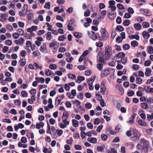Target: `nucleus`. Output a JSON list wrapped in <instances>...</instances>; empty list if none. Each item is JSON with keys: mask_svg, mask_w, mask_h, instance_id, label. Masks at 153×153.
Returning a JSON list of instances; mask_svg holds the SVG:
<instances>
[{"mask_svg": "<svg viewBox=\"0 0 153 153\" xmlns=\"http://www.w3.org/2000/svg\"><path fill=\"white\" fill-rule=\"evenodd\" d=\"M105 52L106 58H108L110 57L112 54L111 47L109 45L107 46L105 48Z\"/></svg>", "mask_w": 153, "mask_h": 153, "instance_id": "obj_1", "label": "nucleus"}, {"mask_svg": "<svg viewBox=\"0 0 153 153\" xmlns=\"http://www.w3.org/2000/svg\"><path fill=\"white\" fill-rule=\"evenodd\" d=\"M101 33L102 35V40H106L108 38V32L104 29H101Z\"/></svg>", "mask_w": 153, "mask_h": 153, "instance_id": "obj_2", "label": "nucleus"}, {"mask_svg": "<svg viewBox=\"0 0 153 153\" xmlns=\"http://www.w3.org/2000/svg\"><path fill=\"white\" fill-rule=\"evenodd\" d=\"M132 132H133V136L131 137L132 140H134L133 139L134 138H136V140H138L140 136V134L136 130L132 129Z\"/></svg>", "mask_w": 153, "mask_h": 153, "instance_id": "obj_3", "label": "nucleus"}, {"mask_svg": "<svg viewBox=\"0 0 153 153\" xmlns=\"http://www.w3.org/2000/svg\"><path fill=\"white\" fill-rule=\"evenodd\" d=\"M59 45L58 43L56 41H53L50 43L49 47L55 50L57 49Z\"/></svg>", "mask_w": 153, "mask_h": 153, "instance_id": "obj_4", "label": "nucleus"}, {"mask_svg": "<svg viewBox=\"0 0 153 153\" xmlns=\"http://www.w3.org/2000/svg\"><path fill=\"white\" fill-rule=\"evenodd\" d=\"M25 40L22 37H20L18 40H16L14 41V42L18 45H21L24 43Z\"/></svg>", "mask_w": 153, "mask_h": 153, "instance_id": "obj_5", "label": "nucleus"}, {"mask_svg": "<svg viewBox=\"0 0 153 153\" xmlns=\"http://www.w3.org/2000/svg\"><path fill=\"white\" fill-rule=\"evenodd\" d=\"M140 11L143 15L147 16H150L151 15L150 12L146 9H142L140 10Z\"/></svg>", "mask_w": 153, "mask_h": 153, "instance_id": "obj_6", "label": "nucleus"}, {"mask_svg": "<svg viewBox=\"0 0 153 153\" xmlns=\"http://www.w3.org/2000/svg\"><path fill=\"white\" fill-rule=\"evenodd\" d=\"M7 17V15L5 14H0V21L1 22L4 21Z\"/></svg>", "mask_w": 153, "mask_h": 153, "instance_id": "obj_7", "label": "nucleus"}, {"mask_svg": "<svg viewBox=\"0 0 153 153\" xmlns=\"http://www.w3.org/2000/svg\"><path fill=\"white\" fill-rule=\"evenodd\" d=\"M40 51L43 53H47V51L46 49V46L45 44H43L41 46L40 49Z\"/></svg>", "mask_w": 153, "mask_h": 153, "instance_id": "obj_8", "label": "nucleus"}, {"mask_svg": "<svg viewBox=\"0 0 153 153\" xmlns=\"http://www.w3.org/2000/svg\"><path fill=\"white\" fill-rule=\"evenodd\" d=\"M141 145L142 146V149L146 152H147L149 146V143L147 142Z\"/></svg>", "mask_w": 153, "mask_h": 153, "instance_id": "obj_9", "label": "nucleus"}, {"mask_svg": "<svg viewBox=\"0 0 153 153\" xmlns=\"http://www.w3.org/2000/svg\"><path fill=\"white\" fill-rule=\"evenodd\" d=\"M151 72L152 70L150 68H147L146 69L145 75L146 76H149L151 75Z\"/></svg>", "mask_w": 153, "mask_h": 153, "instance_id": "obj_10", "label": "nucleus"}, {"mask_svg": "<svg viewBox=\"0 0 153 153\" xmlns=\"http://www.w3.org/2000/svg\"><path fill=\"white\" fill-rule=\"evenodd\" d=\"M108 71L107 70H105L104 71L101 72V76L102 77H104L107 76L108 74Z\"/></svg>", "mask_w": 153, "mask_h": 153, "instance_id": "obj_11", "label": "nucleus"}, {"mask_svg": "<svg viewBox=\"0 0 153 153\" xmlns=\"http://www.w3.org/2000/svg\"><path fill=\"white\" fill-rule=\"evenodd\" d=\"M138 124L142 126H145L146 125V123L144 120L140 119L138 121Z\"/></svg>", "mask_w": 153, "mask_h": 153, "instance_id": "obj_12", "label": "nucleus"}, {"mask_svg": "<svg viewBox=\"0 0 153 153\" xmlns=\"http://www.w3.org/2000/svg\"><path fill=\"white\" fill-rule=\"evenodd\" d=\"M84 80V77L81 76H79L78 77L77 79L76 80V82L78 83H80L81 82V81Z\"/></svg>", "mask_w": 153, "mask_h": 153, "instance_id": "obj_13", "label": "nucleus"}, {"mask_svg": "<svg viewBox=\"0 0 153 153\" xmlns=\"http://www.w3.org/2000/svg\"><path fill=\"white\" fill-rule=\"evenodd\" d=\"M73 35L75 37L77 38H81L82 36V33L77 32H74Z\"/></svg>", "mask_w": 153, "mask_h": 153, "instance_id": "obj_14", "label": "nucleus"}, {"mask_svg": "<svg viewBox=\"0 0 153 153\" xmlns=\"http://www.w3.org/2000/svg\"><path fill=\"white\" fill-rule=\"evenodd\" d=\"M142 35L143 37L146 39H148L150 36V34L149 33L145 32L144 31L143 32Z\"/></svg>", "mask_w": 153, "mask_h": 153, "instance_id": "obj_15", "label": "nucleus"}, {"mask_svg": "<svg viewBox=\"0 0 153 153\" xmlns=\"http://www.w3.org/2000/svg\"><path fill=\"white\" fill-rule=\"evenodd\" d=\"M46 39L48 41L51 40L52 38L51 33L50 32H48L46 34Z\"/></svg>", "mask_w": 153, "mask_h": 153, "instance_id": "obj_16", "label": "nucleus"}, {"mask_svg": "<svg viewBox=\"0 0 153 153\" xmlns=\"http://www.w3.org/2000/svg\"><path fill=\"white\" fill-rule=\"evenodd\" d=\"M136 82L138 84H140L142 82V79L139 76H137L136 77Z\"/></svg>", "mask_w": 153, "mask_h": 153, "instance_id": "obj_17", "label": "nucleus"}, {"mask_svg": "<svg viewBox=\"0 0 153 153\" xmlns=\"http://www.w3.org/2000/svg\"><path fill=\"white\" fill-rule=\"evenodd\" d=\"M72 123L74 127H78L79 122L77 120L75 119H73L72 120Z\"/></svg>", "mask_w": 153, "mask_h": 153, "instance_id": "obj_18", "label": "nucleus"}, {"mask_svg": "<svg viewBox=\"0 0 153 153\" xmlns=\"http://www.w3.org/2000/svg\"><path fill=\"white\" fill-rule=\"evenodd\" d=\"M129 37L130 39L133 38L137 40H138L139 39V36L137 35H131L129 36Z\"/></svg>", "mask_w": 153, "mask_h": 153, "instance_id": "obj_19", "label": "nucleus"}, {"mask_svg": "<svg viewBox=\"0 0 153 153\" xmlns=\"http://www.w3.org/2000/svg\"><path fill=\"white\" fill-rule=\"evenodd\" d=\"M89 139L88 138V141L90 143H96L97 142V139L96 138L94 137H92L89 140Z\"/></svg>", "mask_w": 153, "mask_h": 153, "instance_id": "obj_20", "label": "nucleus"}, {"mask_svg": "<svg viewBox=\"0 0 153 153\" xmlns=\"http://www.w3.org/2000/svg\"><path fill=\"white\" fill-rule=\"evenodd\" d=\"M151 88L149 86H145L143 88V90H144L146 93H150Z\"/></svg>", "mask_w": 153, "mask_h": 153, "instance_id": "obj_21", "label": "nucleus"}, {"mask_svg": "<svg viewBox=\"0 0 153 153\" xmlns=\"http://www.w3.org/2000/svg\"><path fill=\"white\" fill-rule=\"evenodd\" d=\"M17 31L19 33V35L23 36L24 34V32L23 30L21 28H19L17 30Z\"/></svg>", "mask_w": 153, "mask_h": 153, "instance_id": "obj_22", "label": "nucleus"}, {"mask_svg": "<svg viewBox=\"0 0 153 153\" xmlns=\"http://www.w3.org/2000/svg\"><path fill=\"white\" fill-rule=\"evenodd\" d=\"M141 107L143 109H147L148 107V105L146 103L144 102L141 104Z\"/></svg>", "mask_w": 153, "mask_h": 153, "instance_id": "obj_23", "label": "nucleus"}, {"mask_svg": "<svg viewBox=\"0 0 153 153\" xmlns=\"http://www.w3.org/2000/svg\"><path fill=\"white\" fill-rule=\"evenodd\" d=\"M65 97V96L64 95H62L60 96H58L57 97L56 99L55 100V101H56V100H57V101L59 103L62 100L60 99H63Z\"/></svg>", "mask_w": 153, "mask_h": 153, "instance_id": "obj_24", "label": "nucleus"}, {"mask_svg": "<svg viewBox=\"0 0 153 153\" xmlns=\"http://www.w3.org/2000/svg\"><path fill=\"white\" fill-rule=\"evenodd\" d=\"M101 136L102 140L104 141H106L108 137L107 135L105 134H102Z\"/></svg>", "mask_w": 153, "mask_h": 153, "instance_id": "obj_25", "label": "nucleus"}, {"mask_svg": "<svg viewBox=\"0 0 153 153\" xmlns=\"http://www.w3.org/2000/svg\"><path fill=\"white\" fill-rule=\"evenodd\" d=\"M117 89L120 91V93H119L120 94H123L124 92V90L122 87V86H119L117 87Z\"/></svg>", "mask_w": 153, "mask_h": 153, "instance_id": "obj_26", "label": "nucleus"}, {"mask_svg": "<svg viewBox=\"0 0 153 153\" xmlns=\"http://www.w3.org/2000/svg\"><path fill=\"white\" fill-rule=\"evenodd\" d=\"M68 76L69 78H71L73 79H75L76 77V76L75 75L71 74H68Z\"/></svg>", "mask_w": 153, "mask_h": 153, "instance_id": "obj_27", "label": "nucleus"}, {"mask_svg": "<svg viewBox=\"0 0 153 153\" xmlns=\"http://www.w3.org/2000/svg\"><path fill=\"white\" fill-rule=\"evenodd\" d=\"M124 30L123 27L121 25H118L117 26L116 28V30H118L120 31H122Z\"/></svg>", "mask_w": 153, "mask_h": 153, "instance_id": "obj_28", "label": "nucleus"}, {"mask_svg": "<svg viewBox=\"0 0 153 153\" xmlns=\"http://www.w3.org/2000/svg\"><path fill=\"white\" fill-rule=\"evenodd\" d=\"M123 25L125 26H128L130 24V20L128 19H126L123 22Z\"/></svg>", "mask_w": 153, "mask_h": 153, "instance_id": "obj_29", "label": "nucleus"}, {"mask_svg": "<svg viewBox=\"0 0 153 153\" xmlns=\"http://www.w3.org/2000/svg\"><path fill=\"white\" fill-rule=\"evenodd\" d=\"M132 130L130 129V130L127 131L126 132V134L128 137H130L131 134H133V132L132 131Z\"/></svg>", "mask_w": 153, "mask_h": 153, "instance_id": "obj_30", "label": "nucleus"}, {"mask_svg": "<svg viewBox=\"0 0 153 153\" xmlns=\"http://www.w3.org/2000/svg\"><path fill=\"white\" fill-rule=\"evenodd\" d=\"M12 36L14 39H17L19 37V35L18 33H14L13 34Z\"/></svg>", "mask_w": 153, "mask_h": 153, "instance_id": "obj_31", "label": "nucleus"}, {"mask_svg": "<svg viewBox=\"0 0 153 153\" xmlns=\"http://www.w3.org/2000/svg\"><path fill=\"white\" fill-rule=\"evenodd\" d=\"M131 44L132 46L135 47L138 45V43L136 41H133L131 42Z\"/></svg>", "mask_w": 153, "mask_h": 153, "instance_id": "obj_32", "label": "nucleus"}, {"mask_svg": "<svg viewBox=\"0 0 153 153\" xmlns=\"http://www.w3.org/2000/svg\"><path fill=\"white\" fill-rule=\"evenodd\" d=\"M125 145L130 148H132L133 147V143L131 142L127 143Z\"/></svg>", "mask_w": 153, "mask_h": 153, "instance_id": "obj_33", "label": "nucleus"}, {"mask_svg": "<svg viewBox=\"0 0 153 153\" xmlns=\"http://www.w3.org/2000/svg\"><path fill=\"white\" fill-rule=\"evenodd\" d=\"M117 56L120 58H123L125 56V54L123 52H119L117 55Z\"/></svg>", "mask_w": 153, "mask_h": 153, "instance_id": "obj_34", "label": "nucleus"}, {"mask_svg": "<svg viewBox=\"0 0 153 153\" xmlns=\"http://www.w3.org/2000/svg\"><path fill=\"white\" fill-rule=\"evenodd\" d=\"M130 45L128 44H125L123 45V48L124 50H127L129 48Z\"/></svg>", "mask_w": 153, "mask_h": 153, "instance_id": "obj_35", "label": "nucleus"}, {"mask_svg": "<svg viewBox=\"0 0 153 153\" xmlns=\"http://www.w3.org/2000/svg\"><path fill=\"white\" fill-rule=\"evenodd\" d=\"M28 9V6L27 4H25L23 5L22 8V11L24 12L25 11L27 12Z\"/></svg>", "mask_w": 153, "mask_h": 153, "instance_id": "obj_36", "label": "nucleus"}, {"mask_svg": "<svg viewBox=\"0 0 153 153\" xmlns=\"http://www.w3.org/2000/svg\"><path fill=\"white\" fill-rule=\"evenodd\" d=\"M134 26L136 29L139 30L141 27V25L139 23L136 24L134 25Z\"/></svg>", "mask_w": 153, "mask_h": 153, "instance_id": "obj_37", "label": "nucleus"}, {"mask_svg": "<svg viewBox=\"0 0 153 153\" xmlns=\"http://www.w3.org/2000/svg\"><path fill=\"white\" fill-rule=\"evenodd\" d=\"M21 94L23 97H27V94L25 91H23L21 92Z\"/></svg>", "mask_w": 153, "mask_h": 153, "instance_id": "obj_38", "label": "nucleus"}, {"mask_svg": "<svg viewBox=\"0 0 153 153\" xmlns=\"http://www.w3.org/2000/svg\"><path fill=\"white\" fill-rule=\"evenodd\" d=\"M49 68L51 70H53L57 68L56 65L54 64L50 65L49 66Z\"/></svg>", "mask_w": 153, "mask_h": 153, "instance_id": "obj_39", "label": "nucleus"}, {"mask_svg": "<svg viewBox=\"0 0 153 153\" xmlns=\"http://www.w3.org/2000/svg\"><path fill=\"white\" fill-rule=\"evenodd\" d=\"M142 25L144 28H146L149 26V24L147 22H145L143 23Z\"/></svg>", "mask_w": 153, "mask_h": 153, "instance_id": "obj_40", "label": "nucleus"}, {"mask_svg": "<svg viewBox=\"0 0 153 153\" xmlns=\"http://www.w3.org/2000/svg\"><path fill=\"white\" fill-rule=\"evenodd\" d=\"M52 73L51 71L49 69H47L46 71L45 74L47 76H49L51 75Z\"/></svg>", "mask_w": 153, "mask_h": 153, "instance_id": "obj_41", "label": "nucleus"}, {"mask_svg": "<svg viewBox=\"0 0 153 153\" xmlns=\"http://www.w3.org/2000/svg\"><path fill=\"white\" fill-rule=\"evenodd\" d=\"M114 14H110L109 13L108 17L111 20H114L115 19V16H114Z\"/></svg>", "mask_w": 153, "mask_h": 153, "instance_id": "obj_42", "label": "nucleus"}, {"mask_svg": "<svg viewBox=\"0 0 153 153\" xmlns=\"http://www.w3.org/2000/svg\"><path fill=\"white\" fill-rule=\"evenodd\" d=\"M66 38V37H65V35H64L63 36L61 35L59 36L58 37V40L60 41H63L64 39Z\"/></svg>", "mask_w": 153, "mask_h": 153, "instance_id": "obj_43", "label": "nucleus"}, {"mask_svg": "<svg viewBox=\"0 0 153 153\" xmlns=\"http://www.w3.org/2000/svg\"><path fill=\"white\" fill-rule=\"evenodd\" d=\"M5 44L8 46H10L12 43V41L9 39L6 40L5 41Z\"/></svg>", "mask_w": 153, "mask_h": 153, "instance_id": "obj_44", "label": "nucleus"}, {"mask_svg": "<svg viewBox=\"0 0 153 153\" xmlns=\"http://www.w3.org/2000/svg\"><path fill=\"white\" fill-rule=\"evenodd\" d=\"M36 90L35 89H32L30 91V93L31 95H35Z\"/></svg>", "mask_w": 153, "mask_h": 153, "instance_id": "obj_45", "label": "nucleus"}, {"mask_svg": "<svg viewBox=\"0 0 153 153\" xmlns=\"http://www.w3.org/2000/svg\"><path fill=\"white\" fill-rule=\"evenodd\" d=\"M85 106L86 108L90 109L91 108L92 106L91 103L88 102L85 104Z\"/></svg>", "mask_w": 153, "mask_h": 153, "instance_id": "obj_46", "label": "nucleus"}, {"mask_svg": "<svg viewBox=\"0 0 153 153\" xmlns=\"http://www.w3.org/2000/svg\"><path fill=\"white\" fill-rule=\"evenodd\" d=\"M97 67L99 70L101 71L102 69L103 65L102 64H98L97 65Z\"/></svg>", "mask_w": 153, "mask_h": 153, "instance_id": "obj_47", "label": "nucleus"}, {"mask_svg": "<svg viewBox=\"0 0 153 153\" xmlns=\"http://www.w3.org/2000/svg\"><path fill=\"white\" fill-rule=\"evenodd\" d=\"M117 7L119 9L123 10L124 9L123 5L121 4H118L117 5Z\"/></svg>", "mask_w": 153, "mask_h": 153, "instance_id": "obj_48", "label": "nucleus"}, {"mask_svg": "<svg viewBox=\"0 0 153 153\" xmlns=\"http://www.w3.org/2000/svg\"><path fill=\"white\" fill-rule=\"evenodd\" d=\"M6 28V29L8 30L9 31H11L13 29L12 26L10 25H7Z\"/></svg>", "mask_w": 153, "mask_h": 153, "instance_id": "obj_49", "label": "nucleus"}, {"mask_svg": "<svg viewBox=\"0 0 153 153\" xmlns=\"http://www.w3.org/2000/svg\"><path fill=\"white\" fill-rule=\"evenodd\" d=\"M96 45L98 47L100 48L102 46L103 44L102 42H97L96 43Z\"/></svg>", "mask_w": 153, "mask_h": 153, "instance_id": "obj_50", "label": "nucleus"}, {"mask_svg": "<svg viewBox=\"0 0 153 153\" xmlns=\"http://www.w3.org/2000/svg\"><path fill=\"white\" fill-rule=\"evenodd\" d=\"M21 141L22 143H25L27 142V138L25 137H22L21 138Z\"/></svg>", "mask_w": 153, "mask_h": 153, "instance_id": "obj_51", "label": "nucleus"}, {"mask_svg": "<svg viewBox=\"0 0 153 153\" xmlns=\"http://www.w3.org/2000/svg\"><path fill=\"white\" fill-rule=\"evenodd\" d=\"M105 88H106L104 85H103L102 87L101 88V92L102 94H103L105 93Z\"/></svg>", "mask_w": 153, "mask_h": 153, "instance_id": "obj_52", "label": "nucleus"}, {"mask_svg": "<svg viewBox=\"0 0 153 153\" xmlns=\"http://www.w3.org/2000/svg\"><path fill=\"white\" fill-rule=\"evenodd\" d=\"M46 25L48 27V28H47V30L48 31H51L52 30L51 27H52V26L48 22H46Z\"/></svg>", "mask_w": 153, "mask_h": 153, "instance_id": "obj_53", "label": "nucleus"}, {"mask_svg": "<svg viewBox=\"0 0 153 153\" xmlns=\"http://www.w3.org/2000/svg\"><path fill=\"white\" fill-rule=\"evenodd\" d=\"M50 6L51 5L50 4V2H49L45 4L44 7L49 10L50 9Z\"/></svg>", "mask_w": 153, "mask_h": 153, "instance_id": "obj_54", "label": "nucleus"}, {"mask_svg": "<svg viewBox=\"0 0 153 153\" xmlns=\"http://www.w3.org/2000/svg\"><path fill=\"white\" fill-rule=\"evenodd\" d=\"M152 82H153V77H152L150 79H148L147 81L146 84H149Z\"/></svg>", "mask_w": 153, "mask_h": 153, "instance_id": "obj_55", "label": "nucleus"}, {"mask_svg": "<svg viewBox=\"0 0 153 153\" xmlns=\"http://www.w3.org/2000/svg\"><path fill=\"white\" fill-rule=\"evenodd\" d=\"M148 52H149V53L151 54L152 53H153V47L152 46L148 47Z\"/></svg>", "mask_w": 153, "mask_h": 153, "instance_id": "obj_56", "label": "nucleus"}, {"mask_svg": "<svg viewBox=\"0 0 153 153\" xmlns=\"http://www.w3.org/2000/svg\"><path fill=\"white\" fill-rule=\"evenodd\" d=\"M14 103L16 105L19 106L20 105L21 101L18 100H16L14 101Z\"/></svg>", "mask_w": 153, "mask_h": 153, "instance_id": "obj_57", "label": "nucleus"}, {"mask_svg": "<svg viewBox=\"0 0 153 153\" xmlns=\"http://www.w3.org/2000/svg\"><path fill=\"white\" fill-rule=\"evenodd\" d=\"M9 49V47L7 46H4L3 48L2 51L3 53L7 52Z\"/></svg>", "mask_w": 153, "mask_h": 153, "instance_id": "obj_58", "label": "nucleus"}, {"mask_svg": "<svg viewBox=\"0 0 153 153\" xmlns=\"http://www.w3.org/2000/svg\"><path fill=\"white\" fill-rule=\"evenodd\" d=\"M134 92L133 91H131L127 92V94L128 96H132L134 94Z\"/></svg>", "mask_w": 153, "mask_h": 153, "instance_id": "obj_59", "label": "nucleus"}, {"mask_svg": "<svg viewBox=\"0 0 153 153\" xmlns=\"http://www.w3.org/2000/svg\"><path fill=\"white\" fill-rule=\"evenodd\" d=\"M100 120L99 118H96L94 121V124L95 125H98L100 123Z\"/></svg>", "mask_w": 153, "mask_h": 153, "instance_id": "obj_60", "label": "nucleus"}, {"mask_svg": "<svg viewBox=\"0 0 153 153\" xmlns=\"http://www.w3.org/2000/svg\"><path fill=\"white\" fill-rule=\"evenodd\" d=\"M128 11L130 14H133L134 13L133 9L131 7H129L128 9Z\"/></svg>", "mask_w": 153, "mask_h": 153, "instance_id": "obj_61", "label": "nucleus"}, {"mask_svg": "<svg viewBox=\"0 0 153 153\" xmlns=\"http://www.w3.org/2000/svg\"><path fill=\"white\" fill-rule=\"evenodd\" d=\"M91 73V71L89 70H87L85 71V74L87 76H89Z\"/></svg>", "mask_w": 153, "mask_h": 153, "instance_id": "obj_62", "label": "nucleus"}, {"mask_svg": "<svg viewBox=\"0 0 153 153\" xmlns=\"http://www.w3.org/2000/svg\"><path fill=\"white\" fill-rule=\"evenodd\" d=\"M122 22V20L121 18L120 17L118 16L117 17L116 19V22L118 24H120Z\"/></svg>", "mask_w": 153, "mask_h": 153, "instance_id": "obj_63", "label": "nucleus"}, {"mask_svg": "<svg viewBox=\"0 0 153 153\" xmlns=\"http://www.w3.org/2000/svg\"><path fill=\"white\" fill-rule=\"evenodd\" d=\"M131 16L129 13H126L124 15V18L126 19H128L131 17Z\"/></svg>", "mask_w": 153, "mask_h": 153, "instance_id": "obj_64", "label": "nucleus"}]
</instances>
